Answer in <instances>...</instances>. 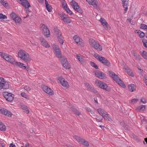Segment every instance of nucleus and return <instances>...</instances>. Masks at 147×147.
<instances>
[{
    "instance_id": "obj_1",
    "label": "nucleus",
    "mask_w": 147,
    "mask_h": 147,
    "mask_svg": "<svg viewBox=\"0 0 147 147\" xmlns=\"http://www.w3.org/2000/svg\"><path fill=\"white\" fill-rule=\"evenodd\" d=\"M19 57L26 62H28L31 60V59L28 53L23 50H20L18 53Z\"/></svg>"
},
{
    "instance_id": "obj_2",
    "label": "nucleus",
    "mask_w": 147,
    "mask_h": 147,
    "mask_svg": "<svg viewBox=\"0 0 147 147\" xmlns=\"http://www.w3.org/2000/svg\"><path fill=\"white\" fill-rule=\"evenodd\" d=\"M109 73L110 76L113 78L114 80L120 86L125 88L126 86L123 82L121 80L118 76L114 72L111 71H109Z\"/></svg>"
},
{
    "instance_id": "obj_3",
    "label": "nucleus",
    "mask_w": 147,
    "mask_h": 147,
    "mask_svg": "<svg viewBox=\"0 0 147 147\" xmlns=\"http://www.w3.org/2000/svg\"><path fill=\"white\" fill-rule=\"evenodd\" d=\"M94 56L96 59L104 65L108 67L111 65L110 62L105 57L99 55L97 54H95Z\"/></svg>"
},
{
    "instance_id": "obj_4",
    "label": "nucleus",
    "mask_w": 147,
    "mask_h": 147,
    "mask_svg": "<svg viewBox=\"0 0 147 147\" xmlns=\"http://www.w3.org/2000/svg\"><path fill=\"white\" fill-rule=\"evenodd\" d=\"M74 139L78 142L79 144H82L86 147L89 146V142L84 139L77 136H74Z\"/></svg>"
},
{
    "instance_id": "obj_5",
    "label": "nucleus",
    "mask_w": 147,
    "mask_h": 147,
    "mask_svg": "<svg viewBox=\"0 0 147 147\" xmlns=\"http://www.w3.org/2000/svg\"><path fill=\"white\" fill-rule=\"evenodd\" d=\"M71 4L74 9L80 13H82L83 12V11L78 5L75 1L72 0L71 2Z\"/></svg>"
},
{
    "instance_id": "obj_6",
    "label": "nucleus",
    "mask_w": 147,
    "mask_h": 147,
    "mask_svg": "<svg viewBox=\"0 0 147 147\" xmlns=\"http://www.w3.org/2000/svg\"><path fill=\"white\" fill-rule=\"evenodd\" d=\"M9 88L8 83L5 81L2 77H0V90L2 89H7Z\"/></svg>"
},
{
    "instance_id": "obj_7",
    "label": "nucleus",
    "mask_w": 147,
    "mask_h": 147,
    "mask_svg": "<svg viewBox=\"0 0 147 147\" xmlns=\"http://www.w3.org/2000/svg\"><path fill=\"white\" fill-rule=\"evenodd\" d=\"M90 45L95 49L98 51H102V47L99 44L97 43L93 39L90 40Z\"/></svg>"
},
{
    "instance_id": "obj_8",
    "label": "nucleus",
    "mask_w": 147,
    "mask_h": 147,
    "mask_svg": "<svg viewBox=\"0 0 147 147\" xmlns=\"http://www.w3.org/2000/svg\"><path fill=\"white\" fill-rule=\"evenodd\" d=\"M3 94L4 97L8 101L11 102L13 101L14 97L13 94L7 92H3Z\"/></svg>"
},
{
    "instance_id": "obj_9",
    "label": "nucleus",
    "mask_w": 147,
    "mask_h": 147,
    "mask_svg": "<svg viewBox=\"0 0 147 147\" xmlns=\"http://www.w3.org/2000/svg\"><path fill=\"white\" fill-rule=\"evenodd\" d=\"M59 16L65 22L67 23H69L71 22V20L69 19V17L63 13L62 12L59 14Z\"/></svg>"
},
{
    "instance_id": "obj_10",
    "label": "nucleus",
    "mask_w": 147,
    "mask_h": 147,
    "mask_svg": "<svg viewBox=\"0 0 147 147\" xmlns=\"http://www.w3.org/2000/svg\"><path fill=\"white\" fill-rule=\"evenodd\" d=\"M41 28L42 30V32L43 34L47 37H49L50 36V32L47 27L45 24H42Z\"/></svg>"
},
{
    "instance_id": "obj_11",
    "label": "nucleus",
    "mask_w": 147,
    "mask_h": 147,
    "mask_svg": "<svg viewBox=\"0 0 147 147\" xmlns=\"http://www.w3.org/2000/svg\"><path fill=\"white\" fill-rule=\"evenodd\" d=\"M42 89L45 92L50 95H53L54 94V92L53 90L46 86L43 85Z\"/></svg>"
},
{
    "instance_id": "obj_12",
    "label": "nucleus",
    "mask_w": 147,
    "mask_h": 147,
    "mask_svg": "<svg viewBox=\"0 0 147 147\" xmlns=\"http://www.w3.org/2000/svg\"><path fill=\"white\" fill-rule=\"evenodd\" d=\"M3 59L13 64L15 62V60L13 57L11 55H9L6 54L4 56Z\"/></svg>"
},
{
    "instance_id": "obj_13",
    "label": "nucleus",
    "mask_w": 147,
    "mask_h": 147,
    "mask_svg": "<svg viewBox=\"0 0 147 147\" xmlns=\"http://www.w3.org/2000/svg\"><path fill=\"white\" fill-rule=\"evenodd\" d=\"M0 112L2 114L9 117H11L13 115L10 111L4 108L0 109Z\"/></svg>"
},
{
    "instance_id": "obj_14",
    "label": "nucleus",
    "mask_w": 147,
    "mask_h": 147,
    "mask_svg": "<svg viewBox=\"0 0 147 147\" xmlns=\"http://www.w3.org/2000/svg\"><path fill=\"white\" fill-rule=\"evenodd\" d=\"M57 37V40L59 42L61 45L63 43V37L62 36L60 30H58L56 32Z\"/></svg>"
},
{
    "instance_id": "obj_15",
    "label": "nucleus",
    "mask_w": 147,
    "mask_h": 147,
    "mask_svg": "<svg viewBox=\"0 0 147 147\" xmlns=\"http://www.w3.org/2000/svg\"><path fill=\"white\" fill-rule=\"evenodd\" d=\"M61 61L63 66L65 68L69 69L70 66L68 63V61L66 58H65L61 60Z\"/></svg>"
},
{
    "instance_id": "obj_16",
    "label": "nucleus",
    "mask_w": 147,
    "mask_h": 147,
    "mask_svg": "<svg viewBox=\"0 0 147 147\" xmlns=\"http://www.w3.org/2000/svg\"><path fill=\"white\" fill-rule=\"evenodd\" d=\"M54 49V52L55 54L58 57L61 58V51L59 47L57 46H55Z\"/></svg>"
},
{
    "instance_id": "obj_17",
    "label": "nucleus",
    "mask_w": 147,
    "mask_h": 147,
    "mask_svg": "<svg viewBox=\"0 0 147 147\" xmlns=\"http://www.w3.org/2000/svg\"><path fill=\"white\" fill-rule=\"evenodd\" d=\"M100 21L101 23L102 24L106 30H110V28L109 27H108V24L106 22L105 19L101 18L100 20Z\"/></svg>"
},
{
    "instance_id": "obj_18",
    "label": "nucleus",
    "mask_w": 147,
    "mask_h": 147,
    "mask_svg": "<svg viewBox=\"0 0 147 147\" xmlns=\"http://www.w3.org/2000/svg\"><path fill=\"white\" fill-rule=\"evenodd\" d=\"M95 75L97 77L100 79H104L105 78V74L98 70L96 71Z\"/></svg>"
},
{
    "instance_id": "obj_19",
    "label": "nucleus",
    "mask_w": 147,
    "mask_h": 147,
    "mask_svg": "<svg viewBox=\"0 0 147 147\" xmlns=\"http://www.w3.org/2000/svg\"><path fill=\"white\" fill-rule=\"evenodd\" d=\"M129 0H123L122 1V5L123 8H125L124 9L125 13L128 9V1Z\"/></svg>"
},
{
    "instance_id": "obj_20",
    "label": "nucleus",
    "mask_w": 147,
    "mask_h": 147,
    "mask_svg": "<svg viewBox=\"0 0 147 147\" xmlns=\"http://www.w3.org/2000/svg\"><path fill=\"white\" fill-rule=\"evenodd\" d=\"M40 41L42 46L47 48L49 47V45L48 44L47 41L43 38H40Z\"/></svg>"
},
{
    "instance_id": "obj_21",
    "label": "nucleus",
    "mask_w": 147,
    "mask_h": 147,
    "mask_svg": "<svg viewBox=\"0 0 147 147\" xmlns=\"http://www.w3.org/2000/svg\"><path fill=\"white\" fill-rule=\"evenodd\" d=\"M20 4L24 6L26 8H28L30 6L29 3L27 0H22V1L20 3Z\"/></svg>"
},
{
    "instance_id": "obj_22",
    "label": "nucleus",
    "mask_w": 147,
    "mask_h": 147,
    "mask_svg": "<svg viewBox=\"0 0 147 147\" xmlns=\"http://www.w3.org/2000/svg\"><path fill=\"white\" fill-rule=\"evenodd\" d=\"M88 3L90 5H91L94 7H96L97 6L96 0H86Z\"/></svg>"
},
{
    "instance_id": "obj_23",
    "label": "nucleus",
    "mask_w": 147,
    "mask_h": 147,
    "mask_svg": "<svg viewBox=\"0 0 147 147\" xmlns=\"http://www.w3.org/2000/svg\"><path fill=\"white\" fill-rule=\"evenodd\" d=\"M105 113V114H103V115H101L105 119L108 120L109 121H111V119L109 115L107 113V112L106 111L105 113Z\"/></svg>"
},
{
    "instance_id": "obj_24",
    "label": "nucleus",
    "mask_w": 147,
    "mask_h": 147,
    "mask_svg": "<svg viewBox=\"0 0 147 147\" xmlns=\"http://www.w3.org/2000/svg\"><path fill=\"white\" fill-rule=\"evenodd\" d=\"M13 65H17L23 69H25L26 68V66L24 65V64L20 62L15 61Z\"/></svg>"
},
{
    "instance_id": "obj_25",
    "label": "nucleus",
    "mask_w": 147,
    "mask_h": 147,
    "mask_svg": "<svg viewBox=\"0 0 147 147\" xmlns=\"http://www.w3.org/2000/svg\"><path fill=\"white\" fill-rule=\"evenodd\" d=\"M73 39L77 44H80L82 43V39H80L78 36L75 35L73 37Z\"/></svg>"
},
{
    "instance_id": "obj_26",
    "label": "nucleus",
    "mask_w": 147,
    "mask_h": 147,
    "mask_svg": "<svg viewBox=\"0 0 147 147\" xmlns=\"http://www.w3.org/2000/svg\"><path fill=\"white\" fill-rule=\"evenodd\" d=\"M95 83L97 86L102 89H103V87L104 86L105 84V83L104 82L98 80L96 81Z\"/></svg>"
},
{
    "instance_id": "obj_27",
    "label": "nucleus",
    "mask_w": 147,
    "mask_h": 147,
    "mask_svg": "<svg viewBox=\"0 0 147 147\" xmlns=\"http://www.w3.org/2000/svg\"><path fill=\"white\" fill-rule=\"evenodd\" d=\"M145 105H141L137 107L136 109V110L137 111H143L145 109Z\"/></svg>"
},
{
    "instance_id": "obj_28",
    "label": "nucleus",
    "mask_w": 147,
    "mask_h": 147,
    "mask_svg": "<svg viewBox=\"0 0 147 147\" xmlns=\"http://www.w3.org/2000/svg\"><path fill=\"white\" fill-rule=\"evenodd\" d=\"M21 107L23 110V111L26 114H28L29 113V111L27 107L24 105L22 104L21 105Z\"/></svg>"
},
{
    "instance_id": "obj_29",
    "label": "nucleus",
    "mask_w": 147,
    "mask_h": 147,
    "mask_svg": "<svg viewBox=\"0 0 147 147\" xmlns=\"http://www.w3.org/2000/svg\"><path fill=\"white\" fill-rule=\"evenodd\" d=\"M128 89L129 91L132 92L136 90V87L134 84H131L128 86Z\"/></svg>"
},
{
    "instance_id": "obj_30",
    "label": "nucleus",
    "mask_w": 147,
    "mask_h": 147,
    "mask_svg": "<svg viewBox=\"0 0 147 147\" xmlns=\"http://www.w3.org/2000/svg\"><path fill=\"white\" fill-rule=\"evenodd\" d=\"M71 111L74 113L76 115L79 116L81 114L80 112L78 110L75 109L74 107L73 106L71 107Z\"/></svg>"
},
{
    "instance_id": "obj_31",
    "label": "nucleus",
    "mask_w": 147,
    "mask_h": 147,
    "mask_svg": "<svg viewBox=\"0 0 147 147\" xmlns=\"http://www.w3.org/2000/svg\"><path fill=\"white\" fill-rule=\"evenodd\" d=\"M45 1L46 7L47 10L49 12H51V5L48 4V2L46 0H45Z\"/></svg>"
},
{
    "instance_id": "obj_32",
    "label": "nucleus",
    "mask_w": 147,
    "mask_h": 147,
    "mask_svg": "<svg viewBox=\"0 0 147 147\" xmlns=\"http://www.w3.org/2000/svg\"><path fill=\"white\" fill-rule=\"evenodd\" d=\"M87 89L89 90L90 92L93 93L95 94L98 93L96 90H94V88L92 87L90 85L87 88Z\"/></svg>"
},
{
    "instance_id": "obj_33",
    "label": "nucleus",
    "mask_w": 147,
    "mask_h": 147,
    "mask_svg": "<svg viewBox=\"0 0 147 147\" xmlns=\"http://www.w3.org/2000/svg\"><path fill=\"white\" fill-rule=\"evenodd\" d=\"M77 57L78 59L81 63L82 64H84V61L83 60L82 57L81 56H79L78 55H77Z\"/></svg>"
},
{
    "instance_id": "obj_34",
    "label": "nucleus",
    "mask_w": 147,
    "mask_h": 147,
    "mask_svg": "<svg viewBox=\"0 0 147 147\" xmlns=\"http://www.w3.org/2000/svg\"><path fill=\"white\" fill-rule=\"evenodd\" d=\"M16 23L21 24V19L19 16H18L15 19L13 20Z\"/></svg>"
},
{
    "instance_id": "obj_35",
    "label": "nucleus",
    "mask_w": 147,
    "mask_h": 147,
    "mask_svg": "<svg viewBox=\"0 0 147 147\" xmlns=\"http://www.w3.org/2000/svg\"><path fill=\"white\" fill-rule=\"evenodd\" d=\"M0 129L2 131H5L6 130V127L2 122L0 121Z\"/></svg>"
},
{
    "instance_id": "obj_36",
    "label": "nucleus",
    "mask_w": 147,
    "mask_h": 147,
    "mask_svg": "<svg viewBox=\"0 0 147 147\" xmlns=\"http://www.w3.org/2000/svg\"><path fill=\"white\" fill-rule=\"evenodd\" d=\"M132 53L133 54V55L135 57V59H140V55L139 54H138L134 51H132Z\"/></svg>"
},
{
    "instance_id": "obj_37",
    "label": "nucleus",
    "mask_w": 147,
    "mask_h": 147,
    "mask_svg": "<svg viewBox=\"0 0 147 147\" xmlns=\"http://www.w3.org/2000/svg\"><path fill=\"white\" fill-rule=\"evenodd\" d=\"M136 31H137V33L139 34V36L140 38H142L144 37L145 36V34L143 32H141L140 30H136Z\"/></svg>"
},
{
    "instance_id": "obj_38",
    "label": "nucleus",
    "mask_w": 147,
    "mask_h": 147,
    "mask_svg": "<svg viewBox=\"0 0 147 147\" xmlns=\"http://www.w3.org/2000/svg\"><path fill=\"white\" fill-rule=\"evenodd\" d=\"M97 111L101 115H103V114H105L104 112L105 113V110L101 108L98 109H97Z\"/></svg>"
},
{
    "instance_id": "obj_39",
    "label": "nucleus",
    "mask_w": 147,
    "mask_h": 147,
    "mask_svg": "<svg viewBox=\"0 0 147 147\" xmlns=\"http://www.w3.org/2000/svg\"><path fill=\"white\" fill-rule=\"evenodd\" d=\"M102 89H104L107 91H110L111 90L110 88L105 83L104 85V86L103 87Z\"/></svg>"
},
{
    "instance_id": "obj_40",
    "label": "nucleus",
    "mask_w": 147,
    "mask_h": 147,
    "mask_svg": "<svg viewBox=\"0 0 147 147\" xmlns=\"http://www.w3.org/2000/svg\"><path fill=\"white\" fill-rule=\"evenodd\" d=\"M142 56L145 59L147 60V53L144 51L141 54Z\"/></svg>"
},
{
    "instance_id": "obj_41",
    "label": "nucleus",
    "mask_w": 147,
    "mask_h": 147,
    "mask_svg": "<svg viewBox=\"0 0 147 147\" xmlns=\"http://www.w3.org/2000/svg\"><path fill=\"white\" fill-rule=\"evenodd\" d=\"M21 96L22 97L25 98L26 99H29V97L27 94L24 92H22L21 94Z\"/></svg>"
},
{
    "instance_id": "obj_42",
    "label": "nucleus",
    "mask_w": 147,
    "mask_h": 147,
    "mask_svg": "<svg viewBox=\"0 0 147 147\" xmlns=\"http://www.w3.org/2000/svg\"><path fill=\"white\" fill-rule=\"evenodd\" d=\"M10 16L13 20L15 19L18 16L14 12H12L10 14Z\"/></svg>"
},
{
    "instance_id": "obj_43",
    "label": "nucleus",
    "mask_w": 147,
    "mask_h": 147,
    "mask_svg": "<svg viewBox=\"0 0 147 147\" xmlns=\"http://www.w3.org/2000/svg\"><path fill=\"white\" fill-rule=\"evenodd\" d=\"M65 80L64 78L62 77H59L58 80V82L61 84Z\"/></svg>"
},
{
    "instance_id": "obj_44",
    "label": "nucleus",
    "mask_w": 147,
    "mask_h": 147,
    "mask_svg": "<svg viewBox=\"0 0 147 147\" xmlns=\"http://www.w3.org/2000/svg\"><path fill=\"white\" fill-rule=\"evenodd\" d=\"M140 28L143 29H147V26L144 24H141L140 25Z\"/></svg>"
},
{
    "instance_id": "obj_45",
    "label": "nucleus",
    "mask_w": 147,
    "mask_h": 147,
    "mask_svg": "<svg viewBox=\"0 0 147 147\" xmlns=\"http://www.w3.org/2000/svg\"><path fill=\"white\" fill-rule=\"evenodd\" d=\"M142 43L144 46L147 48V40L146 39H143L142 41Z\"/></svg>"
},
{
    "instance_id": "obj_46",
    "label": "nucleus",
    "mask_w": 147,
    "mask_h": 147,
    "mask_svg": "<svg viewBox=\"0 0 147 147\" xmlns=\"http://www.w3.org/2000/svg\"><path fill=\"white\" fill-rule=\"evenodd\" d=\"M96 121L98 122L101 121L102 119L98 115L96 116Z\"/></svg>"
},
{
    "instance_id": "obj_47",
    "label": "nucleus",
    "mask_w": 147,
    "mask_h": 147,
    "mask_svg": "<svg viewBox=\"0 0 147 147\" xmlns=\"http://www.w3.org/2000/svg\"><path fill=\"white\" fill-rule=\"evenodd\" d=\"M90 64L92 66L94 67L96 69H98V66L94 62L91 61Z\"/></svg>"
},
{
    "instance_id": "obj_48",
    "label": "nucleus",
    "mask_w": 147,
    "mask_h": 147,
    "mask_svg": "<svg viewBox=\"0 0 147 147\" xmlns=\"http://www.w3.org/2000/svg\"><path fill=\"white\" fill-rule=\"evenodd\" d=\"M61 84L65 87H67L68 86V82L66 81H65V80Z\"/></svg>"
},
{
    "instance_id": "obj_49",
    "label": "nucleus",
    "mask_w": 147,
    "mask_h": 147,
    "mask_svg": "<svg viewBox=\"0 0 147 147\" xmlns=\"http://www.w3.org/2000/svg\"><path fill=\"white\" fill-rule=\"evenodd\" d=\"M0 2L5 7H6L7 5V3L4 0H1Z\"/></svg>"
},
{
    "instance_id": "obj_50",
    "label": "nucleus",
    "mask_w": 147,
    "mask_h": 147,
    "mask_svg": "<svg viewBox=\"0 0 147 147\" xmlns=\"http://www.w3.org/2000/svg\"><path fill=\"white\" fill-rule=\"evenodd\" d=\"M138 101V99L136 98H134L131 100V101L129 102L131 103L134 104L136 103Z\"/></svg>"
},
{
    "instance_id": "obj_51",
    "label": "nucleus",
    "mask_w": 147,
    "mask_h": 147,
    "mask_svg": "<svg viewBox=\"0 0 147 147\" xmlns=\"http://www.w3.org/2000/svg\"><path fill=\"white\" fill-rule=\"evenodd\" d=\"M7 18V16L5 15H3L2 13L0 14V19H4L5 18Z\"/></svg>"
},
{
    "instance_id": "obj_52",
    "label": "nucleus",
    "mask_w": 147,
    "mask_h": 147,
    "mask_svg": "<svg viewBox=\"0 0 147 147\" xmlns=\"http://www.w3.org/2000/svg\"><path fill=\"white\" fill-rule=\"evenodd\" d=\"M24 89L25 90H26L27 91H29L30 90V88L29 86H24Z\"/></svg>"
},
{
    "instance_id": "obj_53",
    "label": "nucleus",
    "mask_w": 147,
    "mask_h": 147,
    "mask_svg": "<svg viewBox=\"0 0 147 147\" xmlns=\"http://www.w3.org/2000/svg\"><path fill=\"white\" fill-rule=\"evenodd\" d=\"M66 11H67V13L69 15H71L73 14V12L69 9V8H67Z\"/></svg>"
},
{
    "instance_id": "obj_54",
    "label": "nucleus",
    "mask_w": 147,
    "mask_h": 147,
    "mask_svg": "<svg viewBox=\"0 0 147 147\" xmlns=\"http://www.w3.org/2000/svg\"><path fill=\"white\" fill-rule=\"evenodd\" d=\"M127 74L131 77L134 76L133 74V73L131 69L129 70Z\"/></svg>"
},
{
    "instance_id": "obj_55",
    "label": "nucleus",
    "mask_w": 147,
    "mask_h": 147,
    "mask_svg": "<svg viewBox=\"0 0 147 147\" xmlns=\"http://www.w3.org/2000/svg\"><path fill=\"white\" fill-rule=\"evenodd\" d=\"M140 101L141 102L143 103H145L147 102L146 100L144 98H142Z\"/></svg>"
},
{
    "instance_id": "obj_56",
    "label": "nucleus",
    "mask_w": 147,
    "mask_h": 147,
    "mask_svg": "<svg viewBox=\"0 0 147 147\" xmlns=\"http://www.w3.org/2000/svg\"><path fill=\"white\" fill-rule=\"evenodd\" d=\"M24 69H26V70L28 72H30L31 70V69L28 66H26V68Z\"/></svg>"
},
{
    "instance_id": "obj_57",
    "label": "nucleus",
    "mask_w": 147,
    "mask_h": 147,
    "mask_svg": "<svg viewBox=\"0 0 147 147\" xmlns=\"http://www.w3.org/2000/svg\"><path fill=\"white\" fill-rule=\"evenodd\" d=\"M25 147H32V145L28 143H26L25 145Z\"/></svg>"
},
{
    "instance_id": "obj_58",
    "label": "nucleus",
    "mask_w": 147,
    "mask_h": 147,
    "mask_svg": "<svg viewBox=\"0 0 147 147\" xmlns=\"http://www.w3.org/2000/svg\"><path fill=\"white\" fill-rule=\"evenodd\" d=\"M6 54L2 52H0V56H1L3 58L4 56Z\"/></svg>"
},
{
    "instance_id": "obj_59",
    "label": "nucleus",
    "mask_w": 147,
    "mask_h": 147,
    "mask_svg": "<svg viewBox=\"0 0 147 147\" xmlns=\"http://www.w3.org/2000/svg\"><path fill=\"white\" fill-rule=\"evenodd\" d=\"M134 138L137 141H139V139L138 138L137 136H136L135 135H134L133 136Z\"/></svg>"
},
{
    "instance_id": "obj_60",
    "label": "nucleus",
    "mask_w": 147,
    "mask_h": 147,
    "mask_svg": "<svg viewBox=\"0 0 147 147\" xmlns=\"http://www.w3.org/2000/svg\"><path fill=\"white\" fill-rule=\"evenodd\" d=\"M63 7L67 5V4L65 1H64L62 3Z\"/></svg>"
},
{
    "instance_id": "obj_61",
    "label": "nucleus",
    "mask_w": 147,
    "mask_h": 147,
    "mask_svg": "<svg viewBox=\"0 0 147 147\" xmlns=\"http://www.w3.org/2000/svg\"><path fill=\"white\" fill-rule=\"evenodd\" d=\"M84 85L87 88H88V87L89 86H90L89 84L87 82L85 83Z\"/></svg>"
},
{
    "instance_id": "obj_62",
    "label": "nucleus",
    "mask_w": 147,
    "mask_h": 147,
    "mask_svg": "<svg viewBox=\"0 0 147 147\" xmlns=\"http://www.w3.org/2000/svg\"><path fill=\"white\" fill-rule=\"evenodd\" d=\"M9 147H16V146L15 144L11 143L10 144Z\"/></svg>"
},
{
    "instance_id": "obj_63",
    "label": "nucleus",
    "mask_w": 147,
    "mask_h": 147,
    "mask_svg": "<svg viewBox=\"0 0 147 147\" xmlns=\"http://www.w3.org/2000/svg\"><path fill=\"white\" fill-rule=\"evenodd\" d=\"M130 24L132 25H135V21L132 20L131 21Z\"/></svg>"
},
{
    "instance_id": "obj_64",
    "label": "nucleus",
    "mask_w": 147,
    "mask_h": 147,
    "mask_svg": "<svg viewBox=\"0 0 147 147\" xmlns=\"http://www.w3.org/2000/svg\"><path fill=\"white\" fill-rule=\"evenodd\" d=\"M63 8L65 10L67 9V8H68V7L67 6V5L65 6H63Z\"/></svg>"
}]
</instances>
